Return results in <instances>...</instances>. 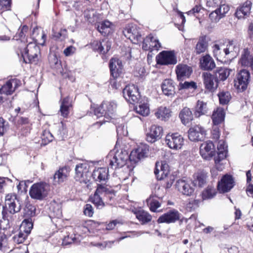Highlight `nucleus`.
<instances>
[{
    "label": "nucleus",
    "mask_w": 253,
    "mask_h": 253,
    "mask_svg": "<svg viewBox=\"0 0 253 253\" xmlns=\"http://www.w3.org/2000/svg\"><path fill=\"white\" fill-rule=\"evenodd\" d=\"M148 147L145 144H141L132 150L129 154V161L134 163L138 162L141 159L146 157L148 153Z\"/></svg>",
    "instance_id": "18"
},
{
    "label": "nucleus",
    "mask_w": 253,
    "mask_h": 253,
    "mask_svg": "<svg viewBox=\"0 0 253 253\" xmlns=\"http://www.w3.org/2000/svg\"><path fill=\"white\" fill-rule=\"evenodd\" d=\"M128 159L129 160V155L126 150H119L116 152L112 151L107 158L109 167L112 169L123 167Z\"/></svg>",
    "instance_id": "3"
},
{
    "label": "nucleus",
    "mask_w": 253,
    "mask_h": 253,
    "mask_svg": "<svg viewBox=\"0 0 253 253\" xmlns=\"http://www.w3.org/2000/svg\"><path fill=\"white\" fill-rule=\"evenodd\" d=\"M232 70L225 67L218 68L215 72L217 80L224 81L226 80L230 74Z\"/></svg>",
    "instance_id": "41"
},
{
    "label": "nucleus",
    "mask_w": 253,
    "mask_h": 253,
    "mask_svg": "<svg viewBox=\"0 0 253 253\" xmlns=\"http://www.w3.org/2000/svg\"><path fill=\"white\" fill-rule=\"evenodd\" d=\"M61 207L60 204L57 203L56 202H54L51 203L50 210L53 213V215L57 218H60L62 215Z\"/></svg>",
    "instance_id": "47"
},
{
    "label": "nucleus",
    "mask_w": 253,
    "mask_h": 253,
    "mask_svg": "<svg viewBox=\"0 0 253 253\" xmlns=\"http://www.w3.org/2000/svg\"><path fill=\"white\" fill-rule=\"evenodd\" d=\"M208 112L207 103L198 100L195 108L194 115L196 117H199Z\"/></svg>",
    "instance_id": "39"
},
{
    "label": "nucleus",
    "mask_w": 253,
    "mask_h": 253,
    "mask_svg": "<svg viewBox=\"0 0 253 253\" xmlns=\"http://www.w3.org/2000/svg\"><path fill=\"white\" fill-rule=\"evenodd\" d=\"M76 51V47L71 45L66 47L64 50L63 53L66 56H70L73 55L75 53Z\"/></svg>",
    "instance_id": "63"
},
{
    "label": "nucleus",
    "mask_w": 253,
    "mask_h": 253,
    "mask_svg": "<svg viewBox=\"0 0 253 253\" xmlns=\"http://www.w3.org/2000/svg\"><path fill=\"white\" fill-rule=\"evenodd\" d=\"M92 46L93 50L100 53L105 54L110 49L111 42L107 38H104L102 41H94Z\"/></svg>",
    "instance_id": "23"
},
{
    "label": "nucleus",
    "mask_w": 253,
    "mask_h": 253,
    "mask_svg": "<svg viewBox=\"0 0 253 253\" xmlns=\"http://www.w3.org/2000/svg\"><path fill=\"white\" fill-rule=\"evenodd\" d=\"M7 239L4 234H0V250L6 252L9 249Z\"/></svg>",
    "instance_id": "52"
},
{
    "label": "nucleus",
    "mask_w": 253,
    "mask_h": 253,
    "mask_svg": "<svg viewBox=\"0 0 253 253\" xmlns=\"http://www.w3.org/2000/svg\"><path fill=\"white\" fill-rule=\"evenodd\" d=\"M111 25L112 23L110 21L105 20L98 25L97 29L100 33L106 34L107 29L110 28Z\"/></svg>",
    "instance_id": "54"
},
{
    "label": "nucleus",
    "mask_w": 253,
    "mask_h": 253,
    "mask_svg": "<svg viewBox=\"0 0 253 253\" xmlns=\"http://www.w3.org/2000/svg\"><path fill=\"white\" fill-rule=\"evenodd\" d=\"M40 54L39 47L33 42H30L27 47L22 52V56L24 61L26 63L36 64L39 60V55Z\"/></svg>",
    "instance_id": "5"
},
{
    "label": "nucleus",
    "mask_w": 253,
    "mask_h": 253,
    "mask_svg": "<svg viewBox=\"0 0 253 253\" xmlns=\"http://www.w3.org/2000/svg\"><path fill=\"white\" fill-rule=\"evenodd\" d=\"M206 181V175L203 173H198L196 174L194 180L192 182L194 186H198L200 187H202L205 185Z\"/></svg>",
    "instance_id": "43"
},
{
    "label": "nucleus",
    "mask_w": 253,
    "mask_h": 253,
    "mask_svg": "<svg viewBox=\"0 0 253 253\" xmlns=\"http://www.w3.org/2000/svg\"><path fill=\"white\" fill-rule=\"evenodd\" d=\"M24 211V214L27 217H32L36 215V208L31 205H27Z\"/></svg>",
    "instance_id": "55"
},
{
    "label": "nucleus",
    "mask_w": 253,
    "mask_h": 253,
    "mask_svg": "<svg viewBox=\"0 0 253 253\" xmlns=\"http://www.w3.org/2000/svg\"><path fill=\"white\" fill-rule=\"evenodd\" d=\"M179 117L182 123L186 125L193 119V114L191 110L188 107H184L180 111Z\"/></svg>",
    "instance_id": "35"
},
{
    "label": "nucleus",
    "mask_w": 253,
    "mask_h": 253,
    "mask_svg": "<svg viewBox=\"0 0 253 253\" xmlns=\"http://www.w3.org/2000/svg\"><path fill=\"white\" fill-rule=\"evenodd\" d=\"M162 89L164 94L167 96L172 95L174 94L175 88L173 81L170 79H166L162 84Z\"/></svg>",
    "instance_id": "33"
},
{
    "label": "nucleus",
    "mask_w": 253,
    "mask_h": 253,
    "mask_svg": "<svg viewBox=\"0 0 253 253\" xmlns=\"http://www.w3.org/2000/svg\"><path fill=\"white\" fill-rule=\"evenodd\" d=\"M208 47V42L205 36L199 38V41L195 47V52L197 54H200L206 51Z\"/></svg>",
    "instance_id": "40"
},
{
    "label": "nucleus",
    "mask_w": 253,
    "mask_h": 253,
    "mask_svg": "<svg viewBox=\"0 0 253 253\" xmlns=\"http://www.w3.org/2000/svg\"><path fill=\"white\" fill-rule=\"evenodd\" d=\"M156 117L162 120H165L170 116L169 109L166 107H160L155 113Z\"/></svg>",
    "instance_id": "42"
},
{
    "label": "nucleus",
    "mask_w": 253,
    "mask_h": 253,
    "mask_svg": "<svg viewBox=\"0 0 253 253\" xmlns=\"http://www.w3.org/2000/svg\"><path fill=\"white\" fill-rule=\"evenodd\" d=\"M123 93L126 100L131 104L137 102L140 97L138 87L134 84L126 86Z\"/></svg>",
    "instance_id": "11"
},
{
    "label": "nucleus",
    "mask_w": 253,
    "mask_h": 253,
    "mask_svg": "<svg viewBox=\"0 0 253 253\" xmlns=\"http://www.w3.org/2000/svg\"><path fill=\"white\" fill-rule=\"evenodd\" d=\"M28 234L25 232H22L21 230L18 234L15 235L12 239L14 243L18 244L22 243L24 242Z\"/></svg>",
    "instance_id": "51"
},
{
    "label": "nucleus",
    "mask_w": 253,
    "mask_h": 253,
    "mask_svg": "<svg viewBox=\"0 0 253 253\" xmlns=\"http://www.w3.org/2000/svg\"><path fill=\"white\" fill-rule=\"evenodd\" d=\"M161 47V44L156 37L150 34L144 39L142 43V48L144 50H158Z\"/></svg>",
    "instance_id": "20"
},
{
    "label": "nucleus",
    "mask_w": 253,
    "mask_h": 253,
    "mask_svg": "<svg viewBox=\"0 0 253 253\" xmlns=\"http://www.w3.org/2000/svg\"><path fill=\"white\" fill-rule=\"evenodd\" d=\"M223 51L226 55L231 53L233 56H236L239 51V47L237 42L234 40L229 41L227 48H224Z\"/></svg>",
    "instance_id": "36"
},
{
    "label": "nucleus",
    "mask_w": 253,
    "mask_h": 253,
    "mask_svg": "<svg viewBox=\"0 0 253 253\" xmlns=\"http://www.w3.org/2000/svg\"><path fill=\"white\" fill-rule=\"evenodd\" d=\"M225 112L223 108H217L212 115V120L214 125H218L224 120Z\"/></svg>",
    "instance_id": "37"
},
{
    "label": "nucleus",
    "mask_w": 253,
    "mask_h": 253,
    "mask_svg": "<svg viewBox=\"0 0 253 253\" xmlns=\"http://www.w3.org/2000/svg\"><path fill=\"white\" fill-rule=\"evenodd\" d=\"M165 142L170 149L178 150L182 148L184 143V139L178 133L169 134L166 137Z\"/></svg>",
    "instance_id": "13"
},
{
    "label": "nucleus",
    "mask_w": 253,
    "mask_h": 253,
    "mask_svg": "<svg viewBox=\"0 0 253 253\" xmlns=\"http://www.w3.org/2000/svg\"><path fill=\"white\" fill-rule=\"evenodd\" d=\"M234 186V181L230 175H224L220 181H218L217 190L221 193L229 192Z\"/></svg>",
    "instance_id": "16"
},
{
    "label": "nucleus",
    "mask_w": 253,
    "mask_h": 253,
    "mask_svg": "<svg viewBox=\"0 0 253 253\" xmlns=\"http://www.w3.org/2000/svg\"><path fill=\"white\" fill-rule=\"evenodd\" d=\"M21 209V206L17 195L14 193L7 194L5 197V204L2 207V221L0 224V229L4 230L9 228L13 220V215L19 212Z\"/></svg>",
    "instance_id": "1"
},
{
    "label": "nucleus",
    "mask_w": 253,
    "mask_h": 253,
    "mask_svg": "<svg viewBox=\"0 0 253 253\" xmlns=\"http://www.w3.org/2000/svg\"><path fill=\"white\" fill-rule=\"evenodd\" d=\"M89 166L85 163L79 164L75 168V179L81 183L87 184L90 180Z\"/></svg>",
    "instance_id": "8"
},
{
    "label": "nucleus",
    "mask_w": 253,
    "mask_h": 253,
    "mask_svg": "<svg viewBox=\"0 0 253 253\" xmlns=\"http://www.w3.org/2000/svg\"><path fill=\"white\" fill-rule=\"evenodd\" d=\"M215 147L211 141L203 142L200 147V153L202 157L206 160H210L215 155Z\"/></svg>",
    "instance_id": "14"
},
{
    "label": "nucleus",
    "mask_w": 253,
    "mask_h": 253,
    "mask_svg": "<svg viewBox=\"0 0 253 253\" xmlns=\"http://www.w3.org/2000/svg\"><path fill=\"white\" fill-rule=\"evenodd\" d=\"M69 169L66 167L60 168L53 175L54 184H60L67 180L69 174Z\"/></svg>",
    "instance_id": "29"
},
{
    "label": "nucleus",
    "mask_w": 253,
    "mask_h": 253,
    "mask_svg": "<svg viewBox=\"0 0 253 253\" xmlns=\"http://www.w3.org/2000/svg\"><path fill=\"white\" fill-rule=\"evenodd\" d=\"M115 195V191L107 185L98 184L96 191L92 197L91 201L98 209H102L104 206L103 198L106 197L111 200Z\"/></svg>",
    "instance_id": "2"
},
{
    "label": "nucleus",
    "mask_w": 253,
    "mask_h": 253,
    "mask_svg": "<svg viewBox=\"0 0 253 253\" xmlns=\"http://www.w3.org/2000/svg\"><path fill=\"white\" fill-rule=\"evenodd\" d=\"M154 173L157 179L159 180L164 179L166 178H169V180H167V188L171 187L174 180V176L169 175V170L168 165L165 162H162L160 164L158 162L156 163V169L154 170Z\"/></svg>",
    "instance_id": "6"
},
{
    "label": "nucleus",
    "mask_w": 253,
    "mask_h": 253,
    "mask_svg": "<svg viewBox=\"0 0 253 253\" xmlns=\"http://www.w3.org/2000/svg\"><path fill=\"white\" fill-rule=\"evenodd\" d=\"M177 190L184 195L190 196L194 191L192 182L183 179L178 180L175 184Z\"/></svg>",
    "instance_id": "17"
},
{
    "label": "nucleus",
    "mask_w": 253,
    "mask_h": 253,
    "mask_svg": "<svg viewBox=\"0 0 253 253\" xmlns=\"http://www.w3.org/2000/svg\"><path fill=\"white\" fill-rule=\"evenodd\" d=\"M76 240L75 235L72 234L70 236L68 235L64 237L63 239L62 244L64 245H68L74 243Z\"/></svg>",
    "instance_id": "59"
},
{
    "label": "nucleus",
    "mask_w": 253,
    "mask_h": 253,
    "mask_svg": "<svg viewBox=\"0 0 253 253\" xmlns=\"http://www.w3.org/2000/svg\"><path fill=\"white\" fill-rule=\"evenodd\" d=\"M180 89H196L197 88V84L193 82H185L183 83L179 84Z\"/></svg>",
    "instance_id": "56"
},
{
    "label": "nucleus",
    "mask_w": 253,
    "mask_h": 253,
    "mask_svg": "<svg viewBox=\"0 0 253 253\" xmlns=\"http://www.w3.org/2000/svg\"><path fill=\"white\" fill-rule=\"evenodd\" d=\"M117 108V104L113 101H104L99 107L94 109V114L99 118L104 116L106 119L99 122L100 125L103 122H109L111 118L114 116Z\"/></svg>",
    "instance_id": "4"
},
{
    "label": "nucleus",
    "mask_w": 253,
    "mask_h": 253,
    "mask_svg": "<svg viewBox=\"0 0 253 253\" xmlns=\"http://www.w3.org/2000/svg\"><path fill=\"white\" fill-rule=\"evenodd\" d=\"M223 18L225 14L229 11L230 7L228 5L225 4H220L219 7L216 9Z\"/></svg>",
    "instance_id": "60"
},
{
    "label": "nucleus",
    "mask_w": 253,
    "mask_h": 253,
    "mask_svg": "<svg viewBox=\"0 0 253 253\" xmlns=\"http://www.w3.org/2000/svg\"><path fill=\"white\" fill-rule=\"evenodd\" d=\"M147 202L149 206L151 211L157 212L159 211L157 209L160 207L161 203L154 197H150L147 200Z\"/></svg>",
    "instance_id": "48"
},
{
    "label": "nucleus",
    "mask_w": 253,
    "mask_h": 253,
    "mask_svg": "<svg viewBox=\"0 0 253 253\" xmlns=\"http://www.w3.org/2000/svg\"><path fill=\"white\" fill-rule=\"evenodd\" d=\"M252 3L250 1L245 2L242 6L238 8L235 13L236 16L240 19L244 18L249 14L251 8Z\"/></svg>",
    "instance_id": "34"
},
{
    "label": "nucleus",
    "mask_w": 253,
    "mask_h": 253,
    "mask_svg": "<svg viewBox=\"0 0 253 253\" xmlns=\"http://www.w3.org/2000/svg\"><path fill=\"white\" fill-rule=\"evenodd\" d=\"M84 16L89 23H93L96 20V11L93 9H87L84 11Z\"/></svg>",
    "instance_id": "50"
},
{
    "label": "nucleus",
    "mask_w": 253,
    "mask_h": 253,
    "mask_svg": "<svg viewBox=\"0 0 253 253\" xmlns=\"http://www.w3.org/2000/svg\"><path fill=\"white\" fill-rule=\"evenodd\" d=\"M33 225L31 221V219H25L23 221L21 228H23V232L29 235L33 228Z\"/></svg>",
    "instance_id": "53"
},
{
    "label": "nucleus",
    "mask_w": 253,
    "mask_h": 253,
    "mask_svg": "<svg viewBox=\"0 0 253 253\" xmlns=\"http://www.w3.org/2000/svg\"><path fill=\"white\" fill-rule=\"evenodd\" d=\"M162 127L157 125H152L146 134V140L150 143H154L160 139L163 135Z\"/></svg>",
    "instance_id": "21"
},
{
    "label": "nucleus",
    "mask_w": 253,
    "mask_h": 253,
    "mask_svg": "<svg viewBox=\"0 0 253 253\" xmlns=\"http://www.w3.org/2000/svg\"><path fill=\"white\" fill-rule=\"evenodd\" d=\"M10 6V0H0V10H6Z\"/></svg>",
    "instance_id": "62"
},
{
    "label": "nucleus",
    "mask_w": 253,
    "mask_h": 253,
    "mask_svg": "<svg viewBox=\"0 0 253 253\" xmlns=\"http://www.w3.org/2000/svg\"><path fill=\"white\" fill-rule=\"evenodd\" d=\"M60 113L61 115L67 118L69 114L70 109L72 107V100L69 96H67L60 100Z\"/></svg>",
    "instance_id": "31"
},
{
    "label": "nucleus",
    "mask_w": 253,
    "mask_h": 253,
    "mask_svg": "<svg viewBox=\"0 0 253 253\" xmlns=\"http://www.w3.org/2000/svg\"><path fill=\"white\" fill-rule=\"evenodd\" d=\"M111 76L114 78H117L122 73L123 65L121 61L117 58H112L109 63Z\"/></svg>",
    "instance_id": "27"
},
{
    "label": "nucleus",
    "mask_w": 253,
    "mask_h": 253,
    "mask_svg": "<svg viewBox=\"0 0 253 253\" xmlns=\"http://www.w3.org/2000/svg\"><path fill=\"white\" fill-rule=\"evenodd\" d=\"M135 110L138 114L143 116H146L150 113L149 105L147 102H140L139 105L135 107Z\"/></svg>",
    "instance_id": "45"
},
{
    "label": "nucleus",
    "mask_w": 253,
    "mask_h": 253,
    "mask_svg": "<svg viewBox=\"0 0 253 253\" xmlns=\"http://www.w3.org/2000/svg\"><path fill=\"white\" fill-rule=\"evenodd\" d=\"M205 88L209 91L213 92L217 86V80L213 75L209 72H204L202 75Z\"/></svg>",
    "instance_id": "22"
},
{
    "label": "nucleus",
    "mask_w": 253,
    "mask_h": 253,
    "mask_svg": "<svg viewBox=\"0 0 253 253\" xmlns=\"http://www.w3.org/2000/svg\"><path fill=\"white\" fill-rule=\"evenodd\" d=\"M91 176L95 181L106 182L109 176L108 169L106 168H95L93 170Z\"/></svg>",
    "instance_id": "26"
},
{
    "label": "nucleus",
    "mask_w": 253,
    "mask_h": 253,
    "mask_svg": "<svg viewBox=\"0 0 253 253\" xmlns=\"http://www.w3.org/2000/svg\"><path fill=\"white\" fill-rule=\"evenodd\" d=\"M19 83L20 81L16 79L8 81L0 88V94L5 95H11L18 87Z\"/></svg>",
    "instance_id": "25"
},
{
    "label": "nucleus",
    "mask_w": 253,
    "mask_h": 253,
    "mask_svg": "<svg viewBox=\"0 0 253 253\" xmlns=\"http://www.w3.org/2000/svg\"><path fill=\"white\" fill-rule=\"evenodd\" d=\"M123 33L125 36L129 39L133 43L137 44L141 40V34L137 26L135 25H127L123 31Z\"/></svg>",
    "instance_id": "12"
},
{
    "label": "nucleus",
    "mask_w": 253,
    "mask_h": 253,
    "mask_svg": "<svg viewBox=\"0 0 253 253\" xmlns=\"http://www.w3.org/2000/svg\"><path fill=\"white\" fill-rule=\"evenodd\" d=\"M175 72L178 80L188 78L193 72L192 67L186 64H178L176 67Z\"/></svg>",
    "instance_id": "24"
},
{
    "label": "nucleus",
    "mask_w": 253,
    "mask_h": 253,
    "mask_svg": "<svg viewBox=\"0 0 253 253\" xmlns=\"http://www.w3.org/2000/svg\"><path fill=\"white\" fill-rule=\"evenodd\" d=\"M42 138V140L44 141L45 143H48L52 141L53 136L49 131L44 130L43 132Z\"/></svg>",
    "instance_id": "61"
},
{
    "label": "nucleus",
    "mask_w": 253,
    "mask_h": 253,
    "mask_svg": "<svg viewBox=\"0 0 253 253\" xmlns=\"http://www.w3.org/2000/svg\"><path fill=\"white\" fill-rule=\"evenodd\" d=\"M200 67L202 70L211 71L215 67V63L212 58L207 54L200 59Z\"/></svg>",
    "instance_id": "32"
},
{
    "label": "nucleus",
    "mask_w": 253,
    "mask_h": 253,
    "mask_svg": "<svg viewBox=\"0 0 253 253\" xmlns=\"http://www.w3.org/2000/svg\"><path fill=\"white\" fill-rule=\"evenodd\" d=\"M209 18L212 22L216 23L222 17L217 10L215 9L210 14Z\"/></svg>",
    "instance_id": "58"
},
{
    "label": "nucleus",
    "mask_w": 253,
    "mask_h": 253,
    "mask_svg": "<svg viewBox=\"0 0 253 253\" xmlns=\"http://www.w3.org/2000/svg\"><path fill=\"white\" fill-rule=\"evenodd\" d=\"M48 190V184L43 182H38L31 187L29 194L32 198L41 200L47 196Z\"/></svg>",
    "instance_id": "7"
},
{
    "label": "nucleus",
    "mask_w": 253,
    "mask_h": 253,
    "mask_svg": "<svg viewBox=\"0 0 253 253\" xmlns=\"http://www.w3.org/2000/svg\"><path fill=\"white\" fill-rule=\"evenodd\" d=\"M84 213L85 215L91 217L93 214V210L92 206L90 204H86L84 208Z\"/></svg>",
    "instance_id": "64"
},
{
    "label": "nucleus",
    "mask_w": 253,
    "mask_h": 253,
    "mask_svg": "<svg viewBox=\"0 0 253 253\" xmlns=\"http://www.w3.org/2000/svg\"><path fill=\"white\" fill-rule=\"evenodd\" d=\"M219 102L221 104H227L230 101L231 96L228 91H222L218 94Z\"/></svg>",
    "instance_id": "49"
},
{
    "label": "nucleus",
    "mask_w": 253,
    "mask_h": 253,
    "mask_svg": "<svg viewBox=\"0 0 253 253\" xmlns=\"http://www.w3.org/2000/svg\"><path fill=\"white\" fill-rule=\"evenodd\" d=\"M157 63L160 65H175L177 58L173 51H163L156 57Z\"/></svg>",
    "instance_id": "10"
},
{
    "label": "nucleus",
    "mask_w": 253,
    "mask_h": 253,
    "mask_svg": "<svg viewBox=\"0 0 253 253\" xmlns=\"http://www.w3.org/2000/svg\"><path fill=\"white\" fill-rule=\"evenodd\" d=\"M239 64L243 67H250L253 70V56L248 48H245L242 52Z\"/></svg>",
    "instance_id": "30"
},
{
    "label": "nucleus",
    "mask_w": 253,
    "mask_h": 253,
    "mask_svg": "<svg viewBox=\"0 0 253 253\" xmlns=\"http://www.w3.org/2000/svg\"><path fill=\"white\" fill-rule=\"evenodd\" d=\"M250 74L248 71L243 69L241 70L237 75L234 80V85L240 91H243L247 88L249 82Z\"/></svg>",
    "instance_id": "9"
},
{
    "label": "nucleus",
    "mask_w": 253,
    "mask_h": 253,
    "mask_svg": "<svg viewBox=\"0 0 253 253\" xmlns=\"http://www.w3.org/2000/svg\"><path fill=\"white\" fill-rule=\"evenodd\" d=\"M136 217L142 224H146L152 220V216L144 210H139L134 212Z\"/></svg>",
    "instance_id": "38"
},
{
    "label": "nucleus",
    "mask_w": 253,
    "mask_h": 253,
    "mask_svg": "<svg viewBox=\"0 0 253 253\" xmlns=\"http://www.w3.org/2000/svg\"><path fill=\"white\" fill-rule=\"evenodd\" d=\"M180 213L175 209H172L161 215L157 220L159 223H174L180 219Z\"/></svg>",
    "instance_id": "15"
},
{
    "label": "nucleus",
    "mask_w": 253,
    "mask_h": 253,
    "mask_svg": "<svg viewBox=\"0 0 253 253\" xmlns=\"http://www.w3.org/2000/svg\"><path fill=\"white\" fill-rule=\"evenodd\" d=\"M31 36L34 42L33 43H35L37 45L38 44L44 45L46 40V35L42 29L37 27L34 28Z\"/></svg>",
    "instance_id": "28"
},
{
    "label": "nucleus",
    "mask_w": 253,
    "mask_h": 253,
    "mask_svg": "<svg viewBox=\"0 0 253 253\" xmlns=\"http://www.w3.org/2000/svg\"><path fill=\"white\" fill-rule=\"evenodd\" d=\"M215 195V189L211 186H208L202 193L203 200L211 199L213 198Z\"/></svg>",
    "instance_id": "46"
},
{
    "label": "nucleus",
    "mask_w": 253,
    "mask_h": 253,
    "mask_svg": "<svg viewBox=\"0 0 253 253\" xmlns=\"http://www.w3.org/2000/svg\"><path fill=\"white\" fill-rule=\"evenodd\" d=\"M28 30V27L26 25L23 26L21 29H18L13 39L16 41L20 40L22 42H25L26 41L25 37Z\"/></svg>",
    "instance_id": "44"
},
{
    "label": "nucleus",
    "mask_w": 253,
    "mask_h": 253,
    "mask_svg": "<svg viewBox=\"0 0 253 253\" xmlns=\"http://www.w3.org/2000/svg\"><path fill=\"white\" fill-rule=\"evenodd\" d=\"M206 135L205 129L201 126H196L191 127L188 131L189 139L192 141L203 140Z\"/></svg>",
    "instance_id": "19"
},
{
    "label": "nucleus",
    "mask_w": 253,
    "mask_h": 253,
    "mask_svg": "<svg viewBox=\"0 0 253 253\" xmlns=\"http://www.w3.org/2000/svg\"><path fill=\"white\" fill-rule=\"evenodd\" d=\"M227 151L224 150L218 151L217 156L214 158V162L216 165L219 164L223 160L225 159L227 156Z\"/></svg>",
    "instance_id": "57"
}]
</instances>
